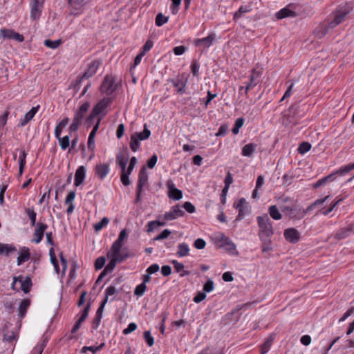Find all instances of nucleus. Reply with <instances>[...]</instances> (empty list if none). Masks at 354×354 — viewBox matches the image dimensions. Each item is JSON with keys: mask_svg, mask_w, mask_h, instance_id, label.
Masks as SVG:
<instances>
[{"mask_svg": "<svg viewBox=\"0 0 354 354\" xmlns=\"http://www.w3.org/2000/svg\"><path fill=\"white\" fill-rule=\"evenodd\" d=\"M47 228V224L41 222L37 223L33 233L34 238L32 239V241L35 243H39L42 241L44 232Z\"/></svg>", "mask_w": 354, "mask_h": 354, "instance_id": "nucleus-13", "label": "nucleus"}, {"mask_svg": "<svg viewBox=\"0 0 354 354\" xmlns=\"http://www.w3.org/2000/svg\"><path fill=\"white\" fill-rule=\"evenodd\" d=\"M268 212L270 216L274 220H279L282 217L281 214L280 213L279 210L278 209L276 205H271L268 209Z\"/></svg>", "mask_w": 354, "mask_h": 354, "instance_id": "nucleus-43", "label": "nucleus"}, {"mask_svg": "<svg viewBox=\"0 0 354 354\" xmlns=\"http://www.w3.org/2000/svg\"><path fill=\"white\" fill-rule=\"evenodd\" d=\"M342 170H344L343 166L341 167L337 170L330 173L326 176L322 177V178L319 179L317 182L311 184V187L313 189H318L321 187L326 186L328 183H331L334 181L337 176H344L346 174V172H344Z\"/></svg>", "mask_w": 354, "mask_h": 354, "instance_id": "nucleus-5", "label": "nucleus"}, {"mask_svg": "<svg viewBox=\"0 0 354 354\" xmlns=\"http://www.w3.org/2000/svg\"><path fill=\"white\" fill-rule=\"evenodd\" d=\"M168 82H171L173 86L176 88L177 93L183 94L185 92V88L187 84V78H184L183 76L177 77L176 79L169 78Z\"/></svg>", "mask_w": 354, "mask_h": 354, "instance_id": "nucleus-15", "label": "nucleus"}, {"mask_svg": "<svg viewBox=\"0 0 354 354\" xmlns=\"http://www.w3.org/2000/svg\"><path fill=\"white\" fill-rule=\"evenodd\" d=\"M112 100L110 97H104L100 100L93 108L89 115L86 119V124L89 127L95 117L102 118L106 115V109L111 104Z\"/></svg>", "mask_w": 354, "mask_h": 354, "instance_id": "nucleus-1", "label": "nucleus"}, {"mask_svg": "<svg viewBox=\"0 0 354 354\" xmlns=\"http://www.w3.org/2000/svg\"><path fill=\"white\" fill-rule=\"evenodd\" d=\"M26 153L24 151H21V153H20L19 157V176H21L23 174V171H24V167L26 165Z\"/></svg>", "mask_w": 354, "mask_h": 354, "instance_id": "nucleus-45", "label": "nucleus"}, {"mask_svg": "<svg viewBox=\"0 0 354 354\" xmlns=\"http://www.w3.org/2000/svg\"><path fill=\"white\" fill-rule=\"evenodd\" d=\"M330 198V195H327L323 198L317 199L313 203H311V209L314 207H316L318 205H323L325 203L328 202L329 198Z\"/></svg>", "mask_w": 354, "mask_h": 354, "instance_id": "nucleus-58", "label": "nucleus"}, {"mask_svg": "<svg viewBox=\"0 0 354 354\" xmlns=\"http://www.w3.org/2000/svg\"><path fill=\"white\" fill-rule=\"evenodd\" d=\"M30 257V250L28 248L24 247L21 249L19 255L17 257V265L20 266L29 260Z\"/></svg>", "mask_w": 354, "mask_h": 354, "instance_id": "nucleus-33", "label": "nucleus"}, {"mask_svg": "<svg viewBox=\"0 0 354 354\" xmlns=\"http://www.w3.org/2000/svg\"><path fill=\"white\" fill-rule=\"evenodd\" d=\"M252 10L250 5L241 6L234 15V20H236L242 17L245 13L250 12Z\"/></svg>", "mask_w": 354, "mask_h": 354, "instance_id": "nucleus-41", "label": "nucleus"}, {"mask_svg": "<svg viewBox=\"0 0 354 354\" xmlns=\"http://www.w3.org/2000/svg\"><path fill=\"white\" fill-rule=\"evenodd\" d=\"M17 251V248L12 244L0 243V255L9 257L12 253Z\"/></svg>", "mask_w": 354, "mask_h": 354, "instance_id": "nucleus-32", "label": "nucleus"}, {"mask_svg": "<svg viewBox=\"0 0 354 354\" xmlns=\"http://www.w3.org/2000/svg\"><path fill=\"white\" fill-rule=\"evenodd\" d=\"M46 344H47V341L46 339H44L43 340V342L37 345L34 349L32 350V354H41L44 349L45 348V347L46 346Z\"/></svg>", "mask_w": 354, "mask_h": 354, "instance_id": "nucleus-54", "label": "nucleus"}, {"mask_svg": "<svg viewBox=\"0 0 354 354\" xmlns=\"http://www.w3.org/2000/svg\"><path fill=\"white\" fill-rule=\"evenodd\" d=\"M234 207L239 211L236 221H240L248 213L246 200L244 198H240L236 203H234Z\"/></svg>", "mask_w": 354, "mask_h": 354, "instance_id": "nucleus-12", "label": "nucleus"}, {"mask_svg": "<svg viewBox=\"0 0 354 354\" xmlns=\"http://www.w3.org/2000/svg\"><path fill=\"white\" fill-rule=\"evenodd\" d=\"M20 283L21 289L24 293L26 294L30 291L32 283L31 278L29 276H26Z\"/></svg>", "mask_w": 354, "mask_h": 354, "instance_id": "nucleus-40", "label": "nucleus"}, {"mask_svg": "<svg viewBox=\"0 0 354 354\" xmlns=\"http://www.w3.org/2000/svg\"><path fill=\"white\" fill-rule=\"evenodd\" d=\"M354 233V223H350L348 225L341 227L334 234V238L337 240H342Z\"/></svg>", "mask_w": 354, "mask_h": 354, "instance_id": "nucleus-11", "label": "nucleus"}, {"mask_svg": "<svg viewBox=\"0 0 354 354\" xmlns=\"http://www.w3.org/2000/svg\"><path fill=\"white\" fill-rule=\"evenodd\" d=\"M169 20V17H165L162 13H158L155 19V24L157 26L160 27L166 24Z\"/></svg>", "mask_w": 354, "mask_h": 354, "instance_id": "nucleus-48", "label": "nucleus"}, {"mask_svg": "<svg viewBox=\"0 0 354 354\" xmlns=\"http://www.w3.org/2000/svg\"><path fill=\"white\" fill-rule=\"evenodd\" d=\"M0 35L4 39H12L19 42L24 41V37L18 32H16L12 29L1 28L0 30Z\"/></svg>", "mask_w": 354, "mask_h": 354, "instance_id": "nucleus-14", "label": "nucleus"}, {"mask_svg": "<svg viewBox=\"0 0 354 354\" xmlns=\"http://www.w3.org/2000/svg\"><path fill=\"white\" fill-rule=\"evenodd\" d=\"M148 183V174L146 167H142L138 174V185L136 188V197L135 203H138L141 201V194L143 187Z\"/></svg>", "mask_w": 354, "mask_h": 354, "instance_id": "nucleus-6", "label": "nucleus"}, {"mask_svg": "<svg viewBox=\"0 0 354 354\" xmlns=\"http://www.w3.org/2000/svg\"><path fill=\"white\" fill-rule=\"evenodd\" d=\"M131 174H129V172H127L126 171H122L120 179L122 184L125 186H128L131 184V181L129 180V176Z\"/></svg>", "mask_w": 354, "mask_h": 354, "instance_id": "nucleus-62", "label": "nucleus"}, {"mask_svg": "<svg viewBox=\"0 0 354 354\" xmlns=\"http://www.w3.org/2000/svg\"><path fill=\"white\" fill-rule=\"evenodd\" d=\"M279 207L284 216L290 218H300L304 214V210L296 203L280 205Z\"/></svg>", "mask_w": 354, "mask_h": 354, "instance_id": "nucleus-4", "label": "nucleus"}, {"mask_svg": "<svg viewBox=\"0 0 354 354\" xmlns=\"http://www.w3.org/2000/svg\"><path fill=\"white\" fill-rule=\"evenodd\" d=\"M215 39V34H209L207 37L202 39H196L194 41V44L196 46H203L205 48H209Z\"/></svg>", "mask_w": 354, "mask_h": 354, "instance_id": "nucleus-21", "label": "nucleus"}, {"mask_svg": "<svg viewBox=\"0 0 354 354\" xmlns=\"http://www.w3.org/2000/svg\"><path fill=\"white\" fill-rule=\"evenodd\" d=\"M90 106H91V104L89 102H84L79 107L78 110L75 113L73 118L82 122L83 119L85 117L86 112L89 109Z\"/></svg>", "mask_w": 354, "mask_h": 354, "instance_id": "nucleus-22", "label": "nucleus"}, {"mask_svg": "<svg viewBox=\"0 0 354 354\" xmlns=\"http://www.w3.org/2000/svg\"><path fill=\"white\" fill-rule=\"evenodd\" d=\"M86 177V168L84 166H80L77 168L75 174V185L80 186L84 182Z\"/></svg>", "mask_w": 354, "mask_h": 354, "instance_id": "nucleus-26", "label": "nucleus"}, {"mask_svg": "<svg viewBox=\"0 0 354 354\" xmlns=\"http://www.w3.org/2000/svg\"><path fill=\"white\" fill-rule=\"evenodd\" d=\"M168 189V196L174 201L180 200L183 198V192L177 189L171 179H169L166 183Z\"/></svg>", "mask_w": 354, "mask_h": 354, "instance_id": "nucleus-10", "label": "nucleus"}, {"mask_svg": "<svg viewBox=\"0 0 354 354\" xmlns=\"http://www.w3.org/2000/svg\"><path fill=\"white\" fill-rule=\"evenodd\" d=\"M199 68L200 63L196 59H194L191 64V72L194 77H198Z\"/></svg>", "mask_w": 354, "mask_h": 354, "instance_id": "nucleus-52", "label": "nucleus"}, {"mask_svg": "<svg viewBox=\"0 0 354 354\" xmlns=\"http://www.w3.org/2000/svg\"><path fill=\"white\" fill-rule=\"evenodd\" d=\"M153 46V42L149 39L147 40L145 44L142 47L140 53H143V55H145L148 51H149Z\"/></svg>", "mask_w": 354, "mask_h": 354, "instance_id": "nucleus-61", "label": "nucleus"}, {"mask_svg": "<svg viewBox=\"0 0 354 354\" xmlns=\"http://www.w3.org/2000/svg\"><path fill=\"white\" fill-rule=\"evenodd\" d=\"M102 64V62L96 59L91 62L88 66L86 71L82 74V78L88 79L94 75L100 66Z\"/></svg>", "mask_w": 354, "mask_h": 354, "instance_id": "nucleus-19", "label": "nucleus"}, {"mask_svg": "<svg viewBox=\"0 0 354 354\" xmlns=\"http://www.w3.org/2000/svg\"><path fill=\"white\" fill-rule=\"evenodd\" d=\"M96 176L100 179H104L109 172V165L106 163L96 165L95 167Z\"/></svg>", "mask_w": 354, "mask_h": 354, "instance_id": "nucleus-23", "label": "nucleus"}, {"mask_svg": "<svg viewBox=\"0 0 354 354\" xmlns=\"http://www.w3.org/2000/svg\"><path fill=\"white\" fill-rule=\"evenodd\" d=\"M184 214V212L180 208L179 205H176L173 206L169 212L165 214L164 218L167 221H172L183 216Z\"/></svg>", "mask_w": 354, "mask_h": 354, "instance_id": "nucleus-18", "label": "nucleus"}, {"mask_svg": "<svg viewBox=\"0 0 354 354\" xmlns=\"http://www.w3.org/2000/svg\"><path fill=\"white\" fill-rule=\"evenodd\" d=\"M257 145L255 143H249L242 148V155L246 157H250L255 151Z\"/></svg>", "mask_w": 354, "mask_h": 354, "instance_id": "nucleus-37", "label": "nucleus"}, {"mask_svg": "<svg viewBox=\"0 0 354 354\" xmlns=\"http://www.w3.org/2000/svg\"><path fill=\"white\" fill-rule=\"evenodd\" d=\"M330 28L329 26V24H320L314 30L313 34L315 37L321 39L324 36L326 35V34L328 32V28Z\"/></svg>", "mask_w": 354, "mask_h": 354, "instance_id": "nucleus-29", "label": "nucleus"}, {"mask_svg": "<svg viewBox=\"0 0 354 354\" xmlns=\"http://www.w3.org/2000/svg\"><path fill=\"white\" fill-rule=\"evenodd\" d=\"M353 10V7L350 3H346L344 5H340L336 9L334 13L333 19L329 23L330 28H334L345 20L346 17Z\"/></svg>", "mask_w": 354, "mask_h": 354, "instance_id": "nucleus-3", "label": "nucleus"}, {"mask_svg": "<svg viewBox=\"0 0 354 354\" xmlns=\"http://www.w3.org/2000/svg\"><path fill=\"white\" fill-rule=\"evenodd\" d=\"M220 241L221 242V246L223 247L226 251L232 253L236 250V245L227 236L222 235Z\"/></svg>", "mask_w": 354, "mask_h": 354, "instance_id": "nucleus-27", "label": "nucleus"}, {"mask_svg": "<svg viewBox=\"0 0 354 354\" xmlns=\"http://www.w3.org/2000/svg\"><path fill=\"white\" fill-rule=\"evenodd\" d=\"M297 16V14L295 12L291 10L288 8V7L282 8L279 12L276 13V17L278 19H281L286 17H295Z\"/></svg>", "mask_w": 354, "mask_h": 354, "instance_id": "nucleus-34", "label": "nucleus"}, {"mask_svg": "<svg viewBox=\"0 0 354 354\" xmlns=\"http://www.w3.org/2000/svg\"><path fill=\"white\" fill-rule=\"evenodd\" d=\"M105 262L106 259L104 257H98L95 262V268L96 270L102 269L104 267Z\"/></svg>", "mask_w": 354, "mask_h": 354, "instance_id": "nucleus-64", "label": "nucleus"}, {"mask_svg": "<svg viewBox=\"0 0 354 354\" xmlns=\"http://www.w3.org/2000/svg\"><path fill=\"white\" fill-rule=\"evenodd\" d=\"M297 150L301 154H304L310 150V143L308 142H303L299 145Z\"/></svg>", "mask_w": 354, "mask_h": 354, "instance_id": "nucleus-60", "label": "nucleus"}, {"mask_svg": "<svg viewBox=\"0 0 354 354\" xmlns=\"http://www.w3.org/2000/svg\"><path fill=\"white\" fill-rule=\"evenodd\" d=\"M244 124V118H237L235 121L234 125L232 129V131L234 134H237L239 132V129L243 127Z\"/></svg>", "mask_w": 354, "mask_h": 354, "instance_id": "nucleus-51", "label": "nucleus"}, {"mask_svg": "<svg viewBox=\"0 0 354 354\" xmlns=\"http://www.w3.org/2000/svg\"><path fill=\"white\" fill-rule=\"evenodd\" d=\"M144 339L149 346H152L154 344V338L152 337L149 330H146L143 334Z\"/></svg>", "mask_w": 354, "mask_h": 354, "instance_id": "nucleus-53", "label": "nucleus"}, {"mask_svg": "<svg viewBox=\"0 0 354 354\" xmlns=\"http://www.w3.org/2000/svg\"><path fill=\"white\" fill-rule=\"evenodd\" d=\"M30 305V300L28 299H23L21 301L19 306L18 308V316L20 320L25 317Z\"/></svg>", "mask_w": 354, "mask_h": 354, "instance_id": "nucleus-30", "label": "nucleus"}, {"mask_svg": "<svg viewBox=\"0 0 354 354\" xmlns=\"http://www.w3.org/2000/svg\"><path fill=\"white\" fill-rule=\"evenodd\" d=\"M205 245L206 242L205 241L204 239L201 238L196 239L195 241L194 242V246L198 250H202L205 248Z\"/></svg>", "mask_w": 354, "mask_h": 354, "instance_id": "nucleus-63", "label": "nucleus"}, {"mask_svg": "<svg viewBox=\"0 0 354 354\" xmlns=\"http://www.w3.org/2000/svg\"><path fill=\"white\" fill-rule=\"evenodd\" d=\"M75 191H71L68 195L66 196V198L65 199V204L68 205V207L67 208L66 212L68 214H71L73 212L75 209V205L73 203V201H74L75 198Z\"/></svg>", "mask_w": 354, "mask_h": 354, "instance_id": "nucleus-31", "label": "nucleus"}, {"mask_svg": "<svg viewBox=\"0 0 354 354\" xmlns=\"http://www.w3.org/2000/svg\"><path fill=\"white\" fill-rule=\"evenodd\" d=\"M129 157V152L127 149L117 155V162L120 167L122 171L124 172V171H126V167L128 162Z\"/></svg>", "mask_w": 354, "mask_h": 354, "instance_id": "nucleus-24", "label": "nucleus"}, {"mask_svg": "<svg viewBox=\"0 0 354 354\" xmlns=\"http://www.w3.org/2000/svg\"><path fill=\"white\" fill-rule=\"evenodd\" d=\"M102 120V117H99L97 119V122H96L95 124L94 125L92 131L89 133L88 138H95L96 132L97 131V130H98V129L100 127V122H101Z\"/></svg>", "mask_w": 354, "mask_h": 354, "instance_id": "nucleus-59", "label": "nucleus"}, {"mask_svg": "<svg viewBox=\"0 0 354 354\" xmlns=\"http://www.w3.org/2000/svg\"><path fill=\"white\" fill-rule=\"evenodd\" d=\"M165 224V223L164 222H160L158 221H149L147 224V231L152 232L156 228L157 226H163Z\"/></svg>", "mask_w": 354, "mask_h": 354, "instance_id": "nucleus-56", "label": "nucleus"}, {"mask_svg": "<svg viewBox=\"0 0 354 354\" xmlns=\"http://www.w3.org/2000/svg\"><path fill=\"white\" fill-rule=\"evenodd\" d=\"M283 236L286 240L291 243H296L299 241V232L295 228H288L285 230Z\"/></svg>", "mask_w": 354, "mask_h": 354, "instance_id": "nucleus-17", "label": "nucleus"}, {"mask_svg": "<svg viewBox=\"0 0 354 354\" xmlns=\"http://www.w3.org/2000/svg\"><path fill=\"white\" fill-rule=\"evenodd\" d=\"M261 72L257 71L256 68H253L251 71L250 76V81L247 83L245 88V95L248 96V91L254 88L260 82V77Z\"/></svg>", "mask_w": 354, "mask_h": 354, "instance_id": "nucleus-9", "label": "nucleus"}, {"mask_svg": "<svg viewBox=\"0 0 354 354\" xmlns=\"http://www.w3.org/2000/svg\"><path fill=\"white\" fill-rule=\"evenodd\" d=\"M147 286L144 283H140L138 286H137L134 290V295L138 297H141L144 295L145 292L146 291Z\"/></svg>", "mask_w": 354, "mask_h": 354, "instance_id": "nucleus-57", "label": "nucleus"}, {"mask_svg": "<svg viewBox=\"0 0 354 354\" xmlns=\"http://www.w3.org/2000/svg\"><path fill=\"white\" fill-rule=\"evenodd\" d=\"M273 339L272 337H268L261 346L260 354H266L270 350L272 344Z\"/></svg>", "mask_w": 354, "mask_h": 354, "instance_id": "nucleus-47", "label": "nucleus"}, {"mask_svg": "<svg viewBox=\"0 0 354 354\" xmlns=\"http://www.w3.org/2000/svg\"><path fill=\"white\" fill-rule=\"evenodd\" d=\"M109 218L107 217H104L100 222L97 223L94 225V229L95 231H100L104 227L106 226L109 223Z\"/></svg>", "mask_w": 354, "mask_h": 354, "instance_id": "nucleus-55", "label": "nucleus"}, {"mask_svg": "<svg viewBox=\"0 0 354 354\" xmlns=\"http://www.w3.org/2000/svg\"><path fill=\"white\" fill-rule=\"evenodd\" d=\"M258 226L259 228V236L260 240H268L274 234L272 222L268 216L265 214L263 216L257 218Z\"/></svg>", "mask_w": 354, "mask_h": 354, "instance_id": "nucleus-2", "label": "nucleus"}, {"mask_svg": "<svg viewBox=\"0 0 354 354\" xmlns=\"http://www.w3.org/2000/svg\"><path fill=\"white\" fill-rule=\"evenodd\" d=\"M111 260L109 262V263L105 266L104 270L107 273L111 272L118 263L122 262L126 257H111Z\"/></svg>", "mask_w": 354, "mask_h": 354, "instance_id": "nucleus-28", "label": "nucleus"}, {"mask_svg": "<svg viewBox=\"0 0 354 354\" xmlns=\"http://www.w3.org/2000/svg\"><path fill=\"white\" fill-rule=\"evenodd\" d=\"M171 263L173 264L176 272H181L180 274V277H185L189 274V272L187 270H185V266L183 263L178 262L177 260H173Z\"/></svg>", "mask_w": 354, "mask_h": 354, "instance_id": "nucleus-39", "label": "nucleus"}, {"mask_svg": "<svg viewBox=\"0 0 354 354\" xmlns=\"http://www.w3.org/2000/svg\"><path fill=\"white\" fill-rule=\"evenodd\" d=\"M45 0H32L30 3V19L32 21L38 20L44 8Z\"/></svg>", "mask_w": 354, "mask_h": 354, "instance_id": "nucleus-7", "label": "nucleus"}, {"mask_svg": "<svg viewBox=\"0 0 354 354\" xmlns=\"http://www.w3.org/2000/svg\"><path fill=\"white\" fill-rule=\"evenodd\" d=\"M57 139L59 140L62 149L66 150L70 146V137L68 136H66L62 138L59 136V138Z\"/></svg>", "mask_w": 354, "mask_h": 354, "instance_id": "nucleus-49", "label": "nucleus"}, {"mask_svg": "<svg viewBox=\"0 0 354 354\" xmlns=\"http://www.w3.org/2000/svg\"><path fill=\"white\" fill-rule=\"evenodd\" d=\"M115 82V77L112 75H106L100 86L101 92L111 95L116 90Z\"/></svg>", "mask_w": 354, "mask_h": 354, "instance_id": "nucleus-8", "label": "nucleus"}, {"mask_svg": "<svg viewBox=\"0 0 354 354\" xmlns=\"http://www.w3.org/2000/svg\"><path fill=\"white\" fill-rule=\"evenodd\" d=\"M129 145H130L131 149L133 152L137 151L140 149V140L133 134H132L131 136V141H130Z\"/></svg>", "mask_w": 354, "mask_h": 354, "instance_id": "nucleus-46", "label": "nucleus"}, {"mask_svg": "<svg viewBox=\"0 0 354 354\" xmlns=\"http://www.w3.org/2000/svg\"><path fill=\"white\" fill-rule=\"evenodd\" d=\"M39 108V105L32 107V109L25 114L24 117L20 119L18 126H26L34 118Z\"/></svg>", "mask_w": 354, "mask_h": 354, "instance_id": "nucleus-20", "label": "nucleus"}, {"mask_svg": "<svg viewBox=\"0 0 354 354\" xmlns=\"http://www.w3.org/2000/svg\"><path fill=\"white\" fill-rule=\"evenodd\" d=\"M69 122L68 118H64L55 127V136L56 138H59L62 129L65 128Z\"/></svg>", "mask_w": 354, "mask_h": 354, "instance_id": "nucleus-38", "label": "nucleus"}, {"mask_svg": "<svg viewBox=\"0 0 354 354\" xmlns=\"http://www.w3.org/2000/svg\"><path fill=\"white\" fill-rule=\"evenodd\" d=\"M122 247V243L115 241L111 245L110 251L108 252V257H126V258L128 257L127 254L126 255H122L120 252Z\"/></svg>", "mask_w": 354, "mask_h": 354, "instance_id": "nucleus-25", "label": "nucleus"}, {"mask_svg": "<svg viewBox=\"0 0 354 354\" xmlns=\"http://www.w3.org/2000/svg\"><path fill=\"white\" fill-rule=\"evenodd\" d=\"M135 135L140 140H145L148 139L151 135V131L147 128V124H144V129L142 132L134 133Z\"/></svg>", "mask_w": 354, "mask_h": 354, "instance_id": "nucleus-42", "label": "nucleus"}, {"mask_svg": "<svg viewBox=\"0 0 354 354\" xmlns=\"http://www.w3.org/2000/svg\"><path fill=\"white\" fill-rule=\"evenodd\" d=\"M343 201L342 198H339V196L335 198V200L330 204L328 208H326L323 207L320 209L319 212L323 215H327L330 212H331L342 201Z\"/></svg>", "mask_w": 354, "mask_h": 354, "instance_id": "nucleus-35", "label": "nucleus"}, {"mask_svg": "<svg viewBox=\"0 0 354 354\" xmlns=\"http://www.w3.org/2000/svg\"><path fill=\"white\" fill-rule=\"evenodd\" d=\"M178 250L176 252V255L178 257H185L189 255V246L186 243H181L178 245Z\"/></svg>", "mask_w": 354, "mask_h": 354, "instance_id": "nucleus-36", "label": "nucleus"}, {"mask_svg": "<svg viewBox=\"0 0 354 354\" xmlns=\"http://www.w3.org/2000/svg\"><path fill=\"white\" fill-rule=\"evenodd\" d=\"M62 44L61 39L57 40H50V39H46L44 42V44L51 49H56L59 47V46Z\"/></svg>", "mask_w": 354, "mask_h": 354, "instance_id": "nucleus-50", "label": "nucleus"}, {"mask_svg": "<svg viewBox=\"0 0 354 354\" xmlns=\"http://www.w3.org/2000/svg\"><path fill=\"white\" fill-rule=\"evenodd\" d=\"M91 304L88 303L84 308L81 312V315L80 318L77 319L75 325L73 326L71 333H75L80 328L82 322L85 321L86 317H88L89 310H90Z\"/></svg>", "mask_w": 354, "mask_h": 354, "instance_id": "nucleus-16", "label": "nucleus"}, {"mask_svg": "<svg viewBox=\"0 0 354 354\" xmlns=\"http://www.w3.org/2000/svg\"><path fill=\"white\" fill-rule=\"evenodd\" d=\"M25 212L30 220L31 225L32 226L36 225H37V223H36L37 213L35 212L34 208L33 207L26 208L25 209Z\"/></svg>", "mask_w": 354, "mask_h": 354, "instance_id": "nucleus-44", "label": "nucleus"}]
</instances>
